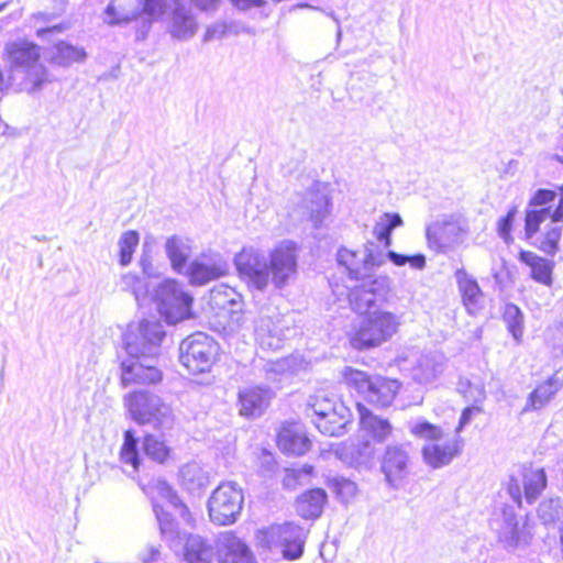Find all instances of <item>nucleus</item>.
Instances as JSON below:
<instances>
[{"label":"nucleus","instance_id":"nucleus-33","mask_svg":"<svg viewBox=\"0 0 563 563\" xmlns=\"http://www.w3.org/2000/svg\"><path fill=\"white\" fill-rule=\"evenodd\" d=\"M336 402H343L334 396L328 395L325 391H319L309 397L307 401L306 413L311 419L327 416L336 409Z\"/></svg>","mask_w":563,"mask_h":563},{"label":"nucleus","instance_id":"nucleus-58","mask_svg":"<svg viewBox=\"0 0 563 563\" xmlns=\"http://www.w3.org/2000/svg\"><path fill=\"white\" fill-rule=\"evenodd\" d=\"M106 22L109 24H124L130 22L134 16H130L128 14H119L115 11V8L112 4H109L106 9Z\"/></svg>","mask_w":563,"mask_h":563},{"label":"nucleus","instance_id":"nucleus-21","mask_svg":"<svg viewBox=\"0 0 563 563\" xmlns=\"http://www.w3.org/2000/svg\"><path fill=\"white\" fill-rule=\"evenodd\" d=\"M459 227L451 220H437L427 227V240L429 246L440 253H445L456 241Z\"/></svg>","mask_w":563,"mask_h":563},{"label":"nucleus","instance_id":"nucleus-30","mask_svg":"<svg viewBox=\"0 0 563 563\" xmlns=\"http://www.w3.org/2000/svg\"><path fill=\"white\" fill-rule=\"evenodd\" d=\"M178 477L180 485L190 494H200L210 484L209 473L197 462L183 465Z\"/></svg>","mask_w":563,"mask_h":563},{"label":"nucleus","instance_id":"nucleus-29","mask_svg":"<svg viewBox=\"0 0 563 563\" xmlns=\"http://www.w3.org/2000/svg\"><path fill=\"white\" fill-rule=\"evenodd\" d=\"M180 552L187 563H212L214 555L213 545L199 534H186Z\"/></svg>","mask_w":563,"mask_h":563},{"label":"nucleus","instance_id":"nucleus-53","mask_svg":"<svg viewBox=\"0 0 563 563\" xmlns=\"http://www.w3.org/2000/svg\"><path fill=\"white\" fill-rule=\"evenodd\" d=\"M139 2L142 4L143 13L151 20L159 19L165 12L164 0H139Z\"/></svg>","mask_w":563,"mask_h":563},{"label":"nucleus","instance_id":"nucleus-9","mask_svg":"<svg viewBox=\"0 0 563 563\" xmlns=\"http://www.w3.org/2000/svg\"><path fill=\"white\" fill-rule=\"evenodd\" d=\"M218 344L203 332H197L181 341L179 361L194 375L209 372L218 355Z\"/></svg>","mask_w":563,"mask_h":563},{"label":"nucleus","instance_id":"nucleus-16","mask_svg":"<svg viewBox=\"0 0 563 563\" xmlns=\"http://www.w3.org/2000/svg\"><path fill=\"white\" fill-rule=\"evenodd\" d=\"M229 265L220 255H201L188 264L185 275L194 286H203L225 276Z\"/></svg>","mask_w":563,"mask_h":563},{"label":"nucleus","instance_id":"nucleus-52","mask_svg":"<svg viewBox=\"0 0 563 563\" xmlns=\"http://www.w3.org/2000/svg\"><path fill=\"white\" fill-rule=\"evenodd\" d=\"M517 214V208L516 207H512L505 217H503L499 221H498V234L499 236L506 242L508 243L509 241L512 240L511 235H510V232H511V229H512V223H514V220H515V217Z\"/></svg>","mask_w":563,"mask_h":563},{"label":"nucleus","instance_id":"nucleus-15","mask_svg":"<svg viewBox=\"0 0 563 563\" xmlns=\"http://www.w3.org/2000/svg\"><path fill=\"white\" fill-rule=\"evenodd\" d=\"M294 333L289 321L284 316H261L255 324L256 341L263 350H278L284 340Z\"/></svg>","mask_w":563,"mask_h":563},{"label":"nucleus","instance_id":"nucleus-47","mask_svg":"<svg viewBox=\"0 0 563 563\" xmlns=\"http://www.w3.org/2000/svg\"><path fill=\"white\" fill-rule=\"evenodd\" d=\"M156 490L174 509L178 510L179 515L184 519H186L188 516L187 506L181 501L177 493L166 481H158L156 484Z\"/></svg>","mask_w":563,"mask_h":563},{"label":"nucleus","instance_id":"nucleus-26","mask_svg":"<svg viewBox=\"0 0 563 563\" xmlns=\"http://www.w3.org/2000/svg\"><path fill=\"white\" fill-rule=\"evenodd\" d=\"M562 387L563 377L559 374H553L545 382L539 384L529 394L523 411L526 412L543 408Z\"/></svg>","mask_w":563,"mask_h":563},{"label":"nucleus","instance_id":"nucleus-40","mask_svg":"<svg viewBox=\"0 0 563 563\" xmlns=\"http://www.w3.org/2000/svg\"><path fill=\"white\" fill-rule=\"evenodd\" d=\"M552 207L529 208L526 211L525 232L528 239H531L540 229L541 223L551 219Z\"/></svg>","mask_w":563,"mask_h":563},{"label":"nucleus","instance_id":"nucleus-14","mask_svg":"<svg viewBox=\"0 0 563 563\" xmlns=\"http://www.w3.org/2000/svg\"><path fill=\"white\" fill-rule=\"evenodd\" d=\"M547 474L543 468L523 467L520 477L511 476L508 493L519 506L523 495L528 504H533L547 487Z\"/></svg>","mask_w":563,"mask_h":563},{"label":"nucleus","instance_id":"nucleus-39","mask_svg":"<svg viewBox=\"0 0 563 563\" xmlns=\"http://www.w3.org/2000/svg\"><path fill=\"white\" fill-rule=\"evenodd\" d=\"M443 371V364L435 356H422L416 368V378L423 384H428L437 378Z\"/></svg>","mask_w":563,"mask_h":563},{"label":"nucleus","instance_id":"nucleus-8","mask_svg":"<svg viewBox=\"0 0 563 563\" xmlns=\"http://www.w3.org/2000/svg\"><path fill=\"white\" fill-rule=\"evenodd\" d=\"M307 531L294 522L273 525L260 530L256 540L260 547L279 551L284 559L292 561L303 554Z\"/></svg>","mask_w":563,"mask_h":563},{"label":"nucleus","instance_id":"nucleus-34","mask_svg":"<svg viewBox=\"0 0 563 563\" xmlns=\"http://www.w3.org/2000/svg\"><path fill=\"white\" fill-rule=\"evenodd\" d=\"M404 224L402 218L397 212H385L376 221L373 233L385 247L391 245V232Z\"/></svg>","mask_w":563,"mask_h":563},{"label":"nucleus","instance_id":"nucleus-37","mask_svg":"<svg viewBox=\"0 0 563 563\" xmlns=\"http://www.w3.org/2000/svg\"><path fill=\"white\" fill-rule=\"evenodd\" d=\"M137 443L139 441L134 435V432L132 430H126L124 432V441L120 451V461L124 465L131 466L132 471L129 472V475L139 471L141 460Z\"/></svg>","mask_w":563,"mask_h":563},{"label":"nucleus","instance_id":"nucleus-11","mask_svg":"<svg viewBox=\"0 0 563 563\" xmlns=\"http://www.w3.org/2000/svg\"><path fill=\"white\" fill-rule=\"evenodd\" d=\"M244 496L242 489L233 482L220 484L208 501L209 517L219 526L231 525L241 514Z\"/></svg>","mask_w":563,"mask_h":563},{"label":"nucleus","instance_id":"nucleus-54","mask_svg":"<svg viewBox=\"0 0 563 563\" xmlns=\"http://www.w3.org/2000/svg\"><path fill=\"white\" fill-rule=\"evenodd\" d=\"M142 273L150 278H156L161 275V272L157 266H155L152 262V256L150 251L144 246L142 254L139 261Z\"/></svg>","mask_w":563,"mask_h":563},{"label":"nucleus","instance_id":"nucleus-60","mask_svg":"<svg viewBox=\"0 0 563 563\" xmlns=\"http://www.w3.org/2000/svg\"><path fill=\"white\" fill-rule=\"evenodd\" d=\"M311 472H312V466H308V465L303 466L300 470H295V468L287 470L286 471V477L284 479V484L286 486H289L292 481L299 479L302 474L310 475Z\"/></svg>","mask_w":563,"mask_h":563},{"label":"nucleus","instance_id":"nucleus-59","mask_svg":"<svg viewBox=\"0 0 563 563\" xmlns=\"http://www.w3.org/2000/svg\"><path fill=\"white\" fill-rule=\"evenodd\" d=\"M140 560L143 563H152L159 559L161 556V547L148 544L141 553H140Z\"/></svg>","mask_w":563,"mask_h":563},{"label":"nucleus","instance_id":"nucleus-38","mask_svg":"<svg viewBox=\"0 0 563 563\" xmlns=\"http://www.w3.org/2000/svg\"><path fill=\"white\" fill-rule=\"evenodd\" d=\"M308 200L309 205H307L306 208L310 214V219L314 223V227H319L329 213V198L323 192L309 191Z\"/></svg>","mask_w":563,"mask_h":563},{"label":"nucleus","instance_id":"nucleus-12","mask_svg":"<svg viewBox=\"0 0 563 563\" xmlns=\"http://www.w3.org/2000/svg\"><path fill=\"white\" fill-rule=\"evenodd\" d=\"M7 54L12 65L26 68V81L31 85L29 91L42 88L47 80L46 69L38 64L40 47L27 41H18L7 45Z\"/></svg>","mask_w":563,"mask_h":563},{"label":"nucleus","instance_id":"nucleus-62","mask_svg":"<svg viewBox=\"0 0 563 563\" xmlns=\"http://www.w3.org/2000/svg\"><path fill=\"white\" fill-rule=\"evenodd\" d=\"M232 3L241 9V10H247L254 7H262L265 1L264 0H231Z\"/></svg>","mask_w":563,"mask_h":563},{"label":"nucleus","instance_id":"nucleus-18","mask_svg":"<svg viewBox=\"0 0 563 563\" xmlns=\"http://www.w3.org/2000/svg\"><path fill=\"white\" fill-rule=\"evenodd\" d=\"M216 547L219 563H256L249 545L232 531L220 533Z\"/></svg>","mask_w":563,"mask_h":563},{"label":"nucleus","instance_id":"nucleus-6","mask_svg":"<svg viewBox=\"0 0 563 563\" xmlns=\"http://www.w3.org/2000/svg\"><path fill=\"white\" fill-rule=\"evenodd\" d=\"M401 317L390 311L376 310L367 313L351 336V345L356 350L377 347L389 341L398 331Z\"/></svg>","mask_w":563,"mask_h":563},{"label":"nucleus","instance_id":"nucleus-41","mask_svg":"<svg viewBox=\"0 0 563 563\" xmlns=\"http://www.w3.org/2000/svg\"><path fill=\"white\" fill-rule=\"evenodd\" d=\"M140 235L136 231L124 232L119 241V262L122 266H128L132 262L133 253L139 244Z\"/></svg>","mask_w":563,"mask_h":563},{"label":"nucleus","instance_id":"nucleus-1","mask_svg":"<svg viewBox=\"0 0 563 563\" xmlns=\"http://www.w3.org/2000/svg\"><path fill=\"white\" fill-rule=\"evenodd\" d=\"M165 330L159 321L144 320L136 327H131L124 335L128 358L121 363V383L155 384L162 379V372L156 362Z\"/></svg>","mask_w":563,"mask_h":563},{"label":"nucleus","instance_id":"nucleus-13","mask_svg":"<svg viewBox=\"0 0 563 563\" xmlns=\"http://www.w3.org/2000/svg\"><path fill=\"white\" fill-rule=\"evenodd\" d=\"M411 468V444L390 443L380 459V471L387 484L393 488L404 486Z\"/></svg>","mask_w":563,"mask_h":563},{"label":"nucleus","instance_id":"nucleus-27","mask_svg":"<svg viewBox=\"0 0 563 563\" xmlns=\"http://www.w3.org/2000/svg\"><path fill=\"white\" fill-rule=\"evenodd\" d=\"M198 30V23L191 9L183 3H176L170 20L169 31L178 40L191 38Z\"/></svg>","mask_w":563,"mask_h":563},{"label":"nucleus","instance_id":"nucleus-42","mask_svg":"<svg viewBox=\"0 0 563 563\" xmlns=\"http://www.w3.org/2000/svg\"><path fill=\"white\" fill-rule=\"evenodd\" d=\"M505 526L498 532L499 541L504 543L506 549H515L519 542V529L516 517L511 512H504Z\"/></svg>","mask_w":563,"mask_h":563},{"label":"nucleus","instance_id":"nucleus-61","mask_svg":"<svg viewBox=\"0 0 563 563\" xmlns=\"http://www.w3.org/2000/svg\"><path fill=\"white\" fill-rule=\"evenodd\" d=\"M551 221L552 223L563 222V186L560 187L559 205L552 210Z\"/></svg>","mask_w":563,"mask_h":563},{"label":"nucleus","instance_id":"nucleus-5","mask_svg":"<svg viewBox=\"0 0 563 563\" xmlns=\"http://www.w3.org/2000/svg\"><path fill=\"white\" fill-rule=\"evenodd\" d=\"M360 285L346 286L330 280L332 295L339 302H349L352 310L358 313L368 312L377 302L384 301L389 290L387 277H367Z\"/></svg>","mask_w":563,"mask_h":563},{"label":"nucleus","instance_id":"nucleus-50","mask_svg":"<svg viewBox=\"0 0 563 563\" xmlns=\"http://www.w3.org/2000/svg\"><path fill=\"white\" fill-rule=\"evenodd\" d=\"M333 489L336 496L344 503H349L357 493L356 484L344 477L333 479Z\"/></svg>","mask_w":563,"mask_h":563},{"label":"nucleus","instance_id":"nucleus-43","mask_svg":"<svg viewBox=\"0 0 563 563\" xmlns=\"http://www.w3.org/2000/svg\"><path fill=\"white\" fill-rule=\"evenodd\" d=\"M119 285L122 290L131 291L137 303L148 295L147 283L137 275L131 273L122 275Z\"/></svg>","mask_w":563,"mask_h":563},{"label":"nucleus","instance_id":"nucleus-63","mask_svg":"<svg viewBox=\"0 0 563 563\" xmlns=\"http://www.w3.org/2000/svg\"><path fill=\"white\" fill-rule=\"evenodd\" d=\"M64 30V27L58 24V25H53V26H49V27H43V29H38L36 31V35L40 37V38H48L51 35H54V34H59L62 33Z\"/></svg>","mask_w":563,"mask_h":563},{"label":"nucleus","instance_id":"nucleus-4","mask_svg":"<svg viewBox=\"0 0 563 563\" xmlns=\"http://www.w3.org/2000/svg\"><path fill=\"white\" fill-rule=\"evenodd\" d=\"M124 402L132 420L139 424H150L159 431L170 430L174 426L170 405L148 390H134L125 396Z\"/></svg>","mask_w":563,"mask_h":563},{"label":"nucleus","instance_id":"nucleus-3","mask_svg":"<svg viewBox=\"0 0 563 563\" xmlns=\"http://www.w3.org/2000/svg\"><path fill=\"white\" fill-rule=\"evenodd\" d=\"M240 277L251 287L265 290L272 283L282 289L297 272V247L291 241L282 242L267 260L254 249H243L234 257Z\"/></svg>","mask_w":563,"mask_h":563},{"label":"nucleus","instance_id":"nucleus-20","mask_svg":"<svg viewBox=\"0 0 563 563\" xmlns=\"http://www.w3.org/2000/svg\"><path fill=\"white\" fill-rule=\"evenodd\" d=\"M463 440L455 435L443 443L434 441L422 448L423 461L432 468H440L451 463L461 453Z\"/></svg>","mask_w":563,"mask_h":563},{"label":"nucleus","instance_id":"nucleus-28","mask_svg":"<svg viewBox=\"0 0 563 563\" xmlns=\"http://www.w3.org/2000/svg\"><path fill=\"white\" fill-rule=\"evenodd\" d=\"M361 429L376 442H384L393 432V426L387 419H383L364 405L357 402Z\"/></svg>","mask_w":563,"mask_h":563},{"label":"nucleus","instance_id":"nucleus-31","mask_svg":"<svg viewBox=\"0 0 563 563\" xmlns=\"http://www.w3.org/2000/svg\"><path fill=\"white\" fill-rule=\"evenodd\" d=\"M165 252L174 272L185 274L188 267L187 262L191 254V246L187 239L172 235L166 240Z\"/></svg>","mask_w":563,"mask_h":563},{"label":"nucleus","instance_id":"nucleus-56","mask_svg":"<svg viewBox=\"0 0 563 563\" xmlns=\"http://www.w3.org/2000/svg\"><path fill=\"white\" fill-rule=\"evenodd\" d=\"M486 398V391L482 383H475L467 391L464 399L479 406Z\"/></svg>","mask_w":563,"mask_h":563},{"label":"nucleus","instance_id":"nucleus-24","mask_svg":"<svg viewBox=\"0 0 563 563\" xmlns=\"http://www.w3.org/2000/svg\"><path fill=\"white\" fill-rule=\"evenodd\" d=\"M455 279L467 312L473 316L476 314L481 310L484 300V294L477 280L463 268L455 272Z\"/></svg>","mask_w":563,"mask_h":563},{"label":"nucleus","instance_id":"nucleus-19","mask_svg":"<svg viewBox=\"0 0 563 563\" xmlns=\"http://www.w3.org/2000/svg\"><path fill=\"white\" fill-rule=\"evenodd\" d=\"M274 396L267 386H247L239 391L240 413L247 418H257L264 413Z\"/></svg>","mask_w":563,"mask_h":563},{"label":"nucleus","instance_id":"nucleus-17","mask_svg":"<svg viewBox=\"0 0 563 563\" xmlns=\"http://www.w3.org/2000/svg\"><path fill=\"white\" fill-rule=\"evenodd\" d=\"M336 260L339 266L347 273L350 279L356 282L371 277L368 272L382 264V260L374 255L368 247H365L362 252L340 249Z\"/></svg>","mask_w":563,"mask_h":563},{"label":"nucleus","instance_id":"nucleus-57","mask_svg":"<svg viewBox=\"0 0 563 563\" xmlns=\"http://www.w3.org/2000/svg\"><path fill=\"white\" fill-rule=\"evenodd\" d=\"M483 411L481 406L477 405H471L466 407L460 417L459 426L456 428V434H459L463 428L468 424L473 418L474 415L481 413Z\"/></svg>","mask_w":563,"mask_h":563},{"label":"nucleus","instance_id":"nucleus-32","mask_svg":"<svg viewBox=\"0 0 563 563\" xmlns=\"http://www.w3.org/2000/svg\"><path fill=\"white\" fill-rule=\"evenodd\" d=\"M327 503V493L322 488H313L303 493L296 503L297 512L305 519L320 517Z\"/></svg>","mask_w":563,"mask_h":563},{"label":"nucleus","instance_id":"nucleus-10","mask_svg":"<svg viewBox=\"0 0 563 563\" xmlns=\"http://www.w3.org/2000/svg\"><path fill=\"white\" fill-rule=\"evenodd\" d=\"M158 311L170 324L190 318L194 298L175 279H166L156 289Z\"/></svg>","mask_w":563,"mask_h":563},{"label":"nucleus","instance_id":"nucleus-45","mask_svg":"<svg viewBox=\"0 0 563 563\" xmlns=\"http://www.w3.org/2000/svg\"><path fill=\"white\" fill-rule=\"evenodd\" d=\"M409 431L417 438L439 441L443 437L442 429L426 420H417L409 423Z\"/></svg>","mask_w":563,"mask_h":563},{"label":"nucleus","instance_id":"nucleus-64","mask_svg":"<svg viewBox=\"0 0 563 563\" xmlns=\"http://www.w3.org/2000/svg\"><path fill=\"white\" fill-rule=\"evenodd\" d=\"M387 257L391 263H394L397 266L406 265L409 260L408 255L398 254L394 251H388Z\"/></svg>","mask_w":563,"mask_h":563},{"label":"nucleus","instance_id":"nucleus-49","mask_svg":"<svg viewBox=\"0 0 563 563\" xmlns=\"http://www.w3.org/2000/svg\"><path fill=\"white\" fill-rule=\"evenodd\" d=\"M375 456V448L368 440L360 441L352 451V457L357 466L368 465Z\"/></svg>","mask_w":563,"mask_h":563},{"label":"nucleus","instance_id":"nucleus-2","mask_svg":"<svg viewBox=\"0 0 563 563\" xmlns=\"http://www.w3.org/2000/svg\"><path fill=\"white\" fill-rule=\"evenodd\" d=\"M165 330L159 321L144 320L136 327H131L124 335L128 358L121 363V383L155 384L162 379V372L156 362Z\"/></svg>","mask_w":563,"mask_h":563},{"label":"nucleus","instance_id":"nucleus-22","mask_svg":"<svg viewBox=\"0 0 563 563\" xmlns=\"http://www.w3.org/2000/svg\"><path fill=\"white\" fill-rule=\"evenodd\" d=\"M352 421V412L344 402H336V409L324 417L313 419L311 422L324 435L340 437L345 433L347 424Z\"/></svg>","mask_w":563,"mask_h":563},{"label":"nucleus","instance_id":"nucleus-23","mask_svg":"<svg viewBox=\"0 0 563 563\" xmlns=\"http://www.w3.org/2000/svg\"><path fill=\"white\" fill-rule=\"evenodd\" d=\"M278 448L292 455H302L310 448V441L299 423L284 424L277 435Z\"/></svg>","mask_w":563,"mask_h":563},{"label":"nucleus","instance_id":"nucleus-25","mask_svg":"<svg viewBox=\"0 0 563 563\" xmlns=\"http://www.w3.org/2000/svg\"><path fill=\"white\" fill-rule=\"evenodd\" d=\"M153 509L159 526L162 539L167 543L172 551L180 553L183 542L187 533L179 530L178 523L163 507L154 504Z\"/></svg>","mask_w":563,"mask_h":563},{"label":"nucleus","instance_id":"nucleus-35","mask_svg":"<svg viewBox=\"0 0 563 563\" xmlns=\"http://www.w3.org/2000/svg\"><path fill=\"white\" fill-rule=\"evenodd\" d=\"M87 53L84 47L75 46L66 42H59L55 45V52L52 56L53 63L58 66H70L74 63H81L86 59Z\"/></svg>","mask_w":563,"mask_h":563},{"label":"nucleus","instance_id":"nucleus-7","mask_svg":"<svg viewBox=\"0 0 563 563\" xmlns=\"http://www.w3.org/2000/svg\"><path fill=\"white\" fill-rule=\"evenodd\" d=\"M342 377L346 386L356 390L364 400L382 408L393 402L400 387L399 382L396 379L371 376L365 372L349 366L344 367Z\"/></svg>","mask_w":563,"mask_h":563},{"label":"nucleus","instance_id":"nucleus-46","mask_svg":"<svg viewBox=\"0 0 563 563\" xmlns=\"http://www.w3.org/2000/svg\"><path fill=\"white\" fill-rule=\"evenodd\" d=\"M531 267V277L543 285L550 286L552 283L553 263L542 257H534Z\"/></svg>","mask_w":563,"mask_h":563},{"label":"nucleus","instance_id":"nucleus-44","mask_svg":"<svg viewBox=\"0 0 563 563\" xmlns=\"http://www.w3.org/2000/svg\"><path fill=\"white\" fill-rule=\"evenodd\" d=\"M504 321L514 339L519 342L523 333V316L521 310L514 303L506 305Z\"/></svg>","mask_w":563,"mask_h":563},{"label":"nucleus","instance_id":"nucleus-55","mask_svg":"<svg viewBox=\"0 0 563 563\" xmlns=\"http://www.w3.org/2000/svg\"><path fill=\"white\" fill-rule=\"evenodd\" d=\"M235 291L230 287H220L211 290V298L217 305L224 307L225 303H235Z\"/></svg>","mask_w":563,"mask_h":563},{"label":"nucleus","instance_id":"nucleus-36","mask_svg":"<svg viewBox=\"0 0 563 563\" xmlns=\"http://www.w3.org/2000/svg\"><path fill=\"white\" fill-rule=\"evenodd\" d=\"M144 454L151 460L164 464L170 456V448L166 442L154 434H146L142 441Z\"/></svg>","mask_w":563,"mask_h":563},{"label":"nucleus","instance_id":"nucleus-51","mask_svg":"<svg viewBox=\"0 0 563 563\" xmlns=\"http://www.w3.org/2000/svg\"><path fill=\"white\" fill-rule=\"evenodd\" d=\"M558 194L551 189H538L530 198L529 208H548V203L554 201Z\"/></svg>","mask_w":563,"mask_h":563},{"label":"nucleus","instance_id":"nucleus-48","mask_svg":"<svg viewBox=\"0 0 563 563\" xmlns=\"http://www.w3.org/2000/svg\"><path fill=\"white\" fill-rule=\"evenodd\" d=\"M562 235V227L558 223H552L547 227V232L540 243V250L548 255H554L559 250V242Z\"/></svg>","mask_w":563,"mask_h":563}]
</instances>
